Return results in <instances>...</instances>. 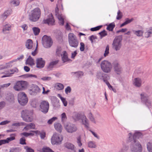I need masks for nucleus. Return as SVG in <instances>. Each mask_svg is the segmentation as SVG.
<instances>
[{"mask_svg": "<svg viewBox=\"0 0 152 152\" xmlns=\"http://www.w3.org/2000/svg\"><path fill=\"white\" fill-rule=\"evenodd\" d=\"M10 122V121H7V120L4 121H2L0 123V125H5L7 124H8Z\"/></svg>", "mask_w": 152, "mask_h": 152, "instance_id": "69168bd1", "label": "nucleus"}, {"mask_svg": "<svg viewBox=\"0 0 152 152\" xmlns=\"http://www.w3.org/2000/svg\"><path fill=\"white\" fill-rule=\"evenodd\" d=\"M63 140L61 135L55 133L54 134L51 138V143L52 144H60Z\"/></svg>", "mask_w": 152, "mask_h": 152, "instance_id": "1a4fd4ad", "label": "nucleus"}, {"mask_svg": "<svg viewBox=\"0 0 152 152\" xmlns=\"http://www.w3.org/2000/svg\"><path fill=\"white\" fill-rule=\"evenodd\" d=\"M33 112L32 110H23L21 113V116L23 120L26 122H31L33 120Z\"/></svg>", "mask_w": 152, "mask_h": 152, "instance_id": "7ed1b4c3", "label": "nucleus"}, {"mask_svg": "<svg viewBox=\"0 0 152 152\" xmlns=\"http://www.w3.org/2000/svg\"><path fill=\"white\" fill-rule=\"evenodd\" d=\"M133 83L137 87H140L141 84V80L139 78H135L133 81Z\"/></svg>", "mask_w": 152, "mask_h": 152, "instance_id": "393cba45", "label": "nucleus"}, {"mask_svg": "<svg viewBox=\"0 0 152 152\" xmlns=\"http://www.w3.org/2000/svg\"><path fill=\"white\" fill-rule=\"evenodd\" d=\"M37 46H38V44L37 43V46H36V48L35 49V50L32 52V55L33 56H35L37 53Z\"/></svg>", "mask_w": 152, "mask_h": 152, "instance_id": "0e129e2a", "label": "nucleus"}, {"mask_svg": "<svg viewBox=\"0 0 152 152\" xmlns=\"http://www.w3.org/2000/svg\"><path fill=\"white\" fill-rule=\"evenodd\" d=\"M21 136L24 135L26 137H27L29 135H33V134L31 133H26V132H24L20 134Z\"/></svg>", "mask_w": 152, "mask_h": 152, "instance_id": "bf43d9fd", "label": "nucleus"}, {"mask_svg": "<svg viewBox=\"0 0 152 152\" xmlns=\"http://www.w3.org/2000/svg\"><path fill=\"white\" fill-rule=\"evenodd\" d=\"M61 56V57L62 60L64 62L69 61H70V59H69L68 57L67 53L65 51L63 52V53Z\"/></svg>", "mask_w": 152, "mask_h": 152, "instance_id": "412c9836", "label": "nucleus"}, {"mask_svg": "<svg viewBox=\"0 0 152 152\" xmlns=\"http://www.w3.org/2000/svg\"><path fill=\"white\" fill-rule=\"evenodd\" d=\"M99 34L102 37L106 36L107 34V32L104 30L100 32Z\"/></svg>", "mask_w": 152, "mask_h": 152, "instance_id": "8fccbe9b", "label": "nucleus"}, {"mask_svg": "<svg viewBox=\"0 0 152 152\" xmlns=\"http://www.w3.org/2000/svg\"><path fill=\"white\" fill-rule=\"evenodd\" d=\"M55 20L52 14L49 15V17L47 19L44 20L43 22L45 23L48 24L49 25H53L55 23Z\"/></svg>", "mask_w": 152, "mask_h": 152, "instance_id": "dca6fc26", "label": "nucleus"}, {"mask_svg": "<svg viewBox=\"0 0 152 152\" xmlns=\"http://www.w3.org/2000/svg\"><path fill=\"white\" fill-rule=\"evenodd\" d=\"M31 104L33 107H36L38 105V102L36 99H32L31 102Z\"/></svg>", "mask_w": 152, "mask_h": 152, "instance_id": "72a5a7b5", "label": "nucleus"}, {"mask_svg": "<svg viewBox=\"0 0 152 152\" xmlns=\"http://www.w3.org/2000/svg\"><path fill=\"white\" fill-rule=\"evenodd\" d=\"M17 60H13L12 61H11L9 62L8 63L6 64V66H0V69H4L6 68H8L9 67H11L12 66L11 65H10V64L13 63L14 62H15Z\"/></svg>", "mask_w": 152, "mask_h": 152, "instance_id": "c756f323", "label": "nucleus"}, {"mask_svg": "<svg viewBox=\"0 0 152 152\" xmlns=\"http://www.w3.org/2000/svg\"><path fill=\"white\" fill-rule=\"evenodd\" d=\"M28 85L27 82L24 81H19L17 82L14 86L15 90L18 91L25 89Z\"/></svg>", "mask_w": 152, "mask_h": 152, "instance_id": "20e7f679", "label": "nucleus"}, {"mask_svg": "<svg viewBox=\"0 0 152 152\" xmlns=\"http://www.w3.org/2000/svg\"><path fill=\"white\" fill-rule=\"evenodd\" d=\"M33 31L35 35H38L40 32V29L37 27H33L32 28Z\"/></svg>", "mask_w": 152, "mask_h": 152, "instance_id": "58836bf2", "label": "nucleus"}, {"mask_svg": "<svg viewBox=\"0 0 152 152\" xmlns=\"http://www.w3.org/2000/svg\"><path fill=\"white\" fill-rule=\"evenodd\" d=\"M18 99L19 102L22 105H26L28 101L27 96L23 92H20L18 94Z\"/></svg>", "mask_w": 152, "mask_h": 152, "instance_id": "423d86ee", "label": "nucleus"}, {"mask_svg": "<svg viewBox=\"0 0 152 152\" xmlns=\"http://www.w3.org/2000/svg\"><path fill=\"white\" fill-rule=\"evenodd\" d=\"M64 127L67 131L69 133H72L76 131L77 129V127L73 124H65L64 125Z\"/></svg>", "mask_w": 152, "mask_h": 152, "instance_id": "ddd939ff", "label": "nucleus"}, {"mask_svg": "<svg viewBox=\"0 0 152 152\" xmlns=\"http://www.w3.org/2000/svg\"><path fill=\"white\" fill-rule=\"evenodd\" d=\"M56 88L58 90H61L64 89V85L61 83H58L56 85Z\"/></svg>", "mask_w": 152, "mask_h": 152, "instance_id": "ea45409f", "label": "nucleus"}, {"mask_svg": "<svg viewBox=\"0 0 152 152\" xmlns=\"http://www.w3.org/2000/svg\"><path fill=\"white\" fill-rule=\"evenodd\" d=\"M33 132L36 134L37 135L40 134V137L42 139H44L45 137V133L44 132H42L40 133L39 131H33Z\"/></svg>", "mask_w": 152, "mask_h": 152, "instance_id": "2f4dec72", "label": "nucleus"}, {"mask_svg": "<svg viewBox=\"0 0 152 152\" xmlns=\"http://www.w3.org/2000/svg\"><path fill=\"white\" fill-rule=\"evenodd\" d=\"M26 140L24 137L21 138L20 140V143L22 144H26Z\"/></svg>", "mask_w": 152, "mask_h": 152, "instance_id": "e2e57ef3", "label": "nucleus"}, {"mask_svg": "<svg viewBox=\"0 0 152 152\" xmlns=\"http://www.w3.org/2000/svg\"><path fill=\"white\" fill-rule=\"evenodd\" d=\"M113 67L115 71L117 74H120L121 72L122 68L118 63L114 62L113 64Z\"/></svg>", "mask_w": 152, "mask_h": 152, "instance_id": "a211bd4d", "label": "nucleus"}, {"mask_svg": "<svg viewBox=\"0 0 152 152\" xmlns=\"http://www.w3.org/2000/svg\"><path fill=\"white\" fill-rule=\"evenodd\" d=\"M41 12L39 8H36L31 11L29 15V19L32 21H37L41 15Z\"/></svg>", "mask_w": 152, "mask_h": 152, "instance_id": "f03ea898", "label": "nucleus"}, {"mask_svg": "<svg viewBox=\"0 0 152 152\" xmlns=\"http://www.w3.org/2000/svg\"><path fill=\"white\" fill-rule=\"evenodd\" d=\"M16 135L15 134H10V137L7 138L6 140H0V145L2 144L8 143L10 141L15 139V137Z\"/></svg>", "mask_w": 152, "mask_h": 152, "instance_id": "4468645a", "label": "nucleus"}, {"mask_svg": "<svg viewBox=\"0 0 152 152\" xmlns=\"http://www.w3.org/2000/svg\"><path fill=\"white\" fill-rule=\"evenodd\" d=\"M132 20V19H127L124 23H123L121 25L120 27H121L124 26L126 25L127 24L131 22Z\"/></svg>", "mask_w": 152, "mask_h": 152, "instance_id": "79ce46f5", "label": "nucleus"}, {"mask_svg": "<svg viewBox=\"0 0 152 152\" xmlns=\"http://www.w3.org/2000/svg\"><path fill=\"white\" fill-rule=\"evenodd\" d=\"M104 82H105V83L107 85L108 87L110 89V88H113L112 86L110 85L108 81L105 80L104 79Z\"/></svg>", "mask_w": 152, "mask_h": 152, "instance_id": "338daca9", "label": "nucleus"}, {"mask_svg": "<svg viewBox=\"0 0 152 152\" xmlns=\"http://www.w3.org/2000/svg\"><path fill=\"white\" fill-rule=\"evenodd\" d=\"M45 61L42 58H38L36 59V66L39 68H42L45 65Z\"/></svg>", "mask_w": 152, "mask_h": 152, "instance_id": "f3484780", "label": "nucleus"}, {"mask_svg": "<svg viewBox=\"0 0 152 152\" xmlns=\"http://www.w3.org/2000/svg\"><path fill=\"white\" fill-rule=\"evenodd\" d=\"M122 17V13L120 11L118 10V15L116 18L117 20H120L121 18Z\"/></svg>", "mask_w": 152, "mask_h": 152, "instance_id": "49530a36", "label": "nucleus"}, {"mask_svg": "<svg viewBox=\"0 0 152 152\" xmlns=\"http://www.w3.org/2000/svg\"><path fill=\"white\" fill-rule=\"evenodd\" d=\"M26 64L31 66L34 65V60L30 56H29L27 59Z\"/></svg>", "mask_w": 152, "mask_h": 152, "instance_id": "c85d7f7f", "label": "nucleus"}, {"mask_svg": "<svg viewBox=\"0 0 152 152\" xmlns=\"http://www.w3.org/2000/svg\"><path fill=\"white\" fill-rule=\"evenodd\" d=\"M61 121L63 124L64 125V123L66 121L67 119V117L66 113H62L61 115Z\"/></svg>", "mask_w": 152, "mask_h": 152, "instance_id": "f704fd0d", "label": "nucleus"}, {"mask_svg": "<svg viewBox=\"0 0 152 152\" xmlns=\"http://www.w3.org/2000/svg\"><path fill=\"white\" fill-rule=\"evenodd\" d=\"M142 136V134L139 132H136L133 136L134 142L135 144L131 146L132 151L133 152H141L142 151L141 145L139 142H137L136 139Z\"/></svg>", "mask_w": 152, "mask_h": 152, "instance_id": "f257e3e1", "label": "nucleus"}, {"mask_svg": "<svg viewBox=\"0 0 152 152\" xmlns=\"http://www.w3.org/2000/svg\"><path fill=\"white\" fill-rule=\"evenodd\" d=\"M5 105V103L4 102H0V110L4 107Z\"/></svg>", "mask_w": 152, "mask_h": 152, "instance_id": "052dcab7", "label": "nucleus"}, {"mask_svg": "<svg viewBox=\"0 0 152 152\" xmlns=\"http://www.w3.org/2000/svg\"><path fill=\"white\" fill-rule=\"evenodd\" d=\"M115 27L114 23H112L110 24L107 28V30L109 31H112Z\"/></svg>", "mask_w": 152, "mask_h": 152, "instance_id": "4c0bfd02", "label": "nucleus"}, {"mask_svg": "<svg viewBox=\"0 0 152 152\" xmlns=\"http://www.w3.org/2000/svg\"><path fill=\"white\" fill-rule=\"evenodd\" d=\"M102 27V26H99L91 28V31H97L100 29Z\"/></svg>", "mask_w": 152, "mask_h": 152, "instance_id": "a18cd8bd", "label": "nucleus"}, {"mask_svg": "<svg viewBox=\"0 0 152 152\" xmlns=\"http://www.w3.org/2000/svg\"><path fill=\"white\" fill-rule=\"evenodd\" d=\"M88 117L89 118L90 120L93 121H94V118L93 117L92 114L91 113H89L88 115Z\"/></svg>", "mask_w": 152, "mask_h": 152, "instance_id": "6e6d98bb", "label": "nucleus"}, {"mask_svg": "<svg viewBox=\"0 0 152 152\" xmlns=\"http://www.w3.org/2000/svg\"><path fill=\"white\" fill-rule=\"evenodd\" d=\"M35 125L33 123H31L27 125L24 128V130H28L31 129H34Z\"/></svg>", "mask_w": 152, "mask_h": 152, "instance_id": "bb28decb", "label": "nucleus"}, {"mask_svg": "<svg viewBox=\"0 0 152 152\" xmlns=\"http://www.w3.org/2000/svg\"><path fill=\"white\" fill-rule=\"evenodd\" d=\"M10 85V83L4 84L0 86V89L1 88H7Z\"/></svg>", "mask_w": 152, "mask_h": 152, "instance_id": "13d9d810", "label": "nucleus"}, {"mask_svg": "<svg viewBox=\"0 0 152 152\" xmlns=\"http://www.w3.org/2000/svg\"><path fill=\"white\" fill-rule=\"evenodd\" d=\"M88 147L90 148H95L96 145L95 144L92 142H90L88 144Z\"/></svg>", "mask_w": 152, "mask_h": 152, "instance_id": "3c124183", "label": "nucleus"}, {"mask_svg": "<svg viewBox=\"0 0 152 152\" xmlns=\"http://www.w3.org/2000/svg\"><path fill=\"white\" fill-rule=\"evenodd\" d=\"M41 111L44 113H47L49 110V104L47 101L41 100L39 103Z\"/></svg>", "mask_w": 152, "mask_h": 152, "instance_id": "6e6552de", "label": "nucleus"}, {"mask_svg": "<svg viewBox=\"0 0 152 152\" xmlns=\"http://www.w3.org/2000/svg\"><path fill=\"white\" fill-rule=\"evenodd\" d=\"M68 39L69 45L71 46L74 48L77 47L79 42L73 34L70 33L69 34Z\"/></svg>", "mask_w": 152, "mask_h": 152, "instance_id": "39448f33", "label": "nucleus"}, {"mask_svg": "<svg viewBox=\"0 0 152 152\" xmlns=\"http://www.w3.org/2000/svg\"><path fill=\"white\" fill-rule=\"evenodd\" d=\"M58 62V61H55L51 62L49 64L48 67L49 68H53V66L56 64Z\"/></svg>", "mask_w": 152, "mask_h": 152, "instance_id": "a19ab883", "label": "nucleus"}, {"mask_svg": "<svg viewBox=\"0 0 152 152\" xmlns=\"http://www.w3.org/2000/svg\"><path fill=\"white\" fill-rule=\"evenodd\" d=\"M121 39L120 37H117L115 39L113 44V48L116 50H119L121 46Z\"/></svg>", "mask_w": 152, "mask_h": 152, "instance_id": "9b49d317", "label": "nucleus"}, {"mask_svg": "<svg viewBox=\"0 0 152 152\" xmlns=\"http://www.w3.org/2000/svg\"><path fill=\"white\" fill-rule=\"evenodd\" d=\"M7 99L10 102L14 100V96L12 94H11L9 96V97L7 98Z\"/></svg>", "mask_w": 152, "mask_h": 152, "instance_id": "5fc2aeb1", "label": "nucleus"}, {"mask_svg": "<svg viewBox=\"0 0 152 152\" xmlns=\"http://www.w3.org/2000/svg\"><path fill=\"white\" fill-rule=\"evenodd\" d=\"M71 91V88L70 87L68 86L65 89V91L66 94H68V93H70Z\"/></svg>", "mask_w": 152, "mask_h": 152, "instance_id": "774afa93", "label": "nucleus"}, {"mask_svg": "<svg viewBox=\"0 0 152 152\" xmlns=\"http://www.w3.org/2000/svg\"><path fill=\"white\" fill-rule=\"evenodd\" d=\"M152 33V28H151L150 29L148 30V32H146L145 33V36L146 37H148L149 36V35Z\"/></svg>", "mask_w": 152, "mask_h": 152, "instance_id": "4d7b16f0", "label": "nucleus"}, {"mask_svg": "<svg viewBox=\"0 0 152 152\" xmlns=\"http://www.w3.org/2000/svg\"><path fill=\"white\" fill-rule=\"evenodd\" d=\"M40 89L38 86L34 85H33L30 89H29V92L31 95H34L35 94L40 92Z\"/></svg>", "mask_w": 152, "mask_h": 152, "instance_id": "2eb2a0df", "label": "nucleus"}, {"mask_svg": "<svg viewBox=\"0 0 152 152\" xmlns=\"http://www.w3.org/2000/svg\"><path fill=\"white\" fill-rule=\"evenodd\" d=\"M25 148L27 152H34V150L30 147L26 146L25 147Z\"/></svg>", "mask_w": 152, "mask_h": 152, "instance_id": "864d4df0", "label": "nucleus"}, {"mask_svg": "<svg viewBox=\"0 0 152 152\" xmlns=\"http://www.w3.org/2000/svg\"><path fill=\"white\" fill-rule=\"evenodd\" d=\"M101 67L102 70L104 72H110L112 68L111 64L107 61H103L101 64Z\"/></svg>", "mask_w": 152, "mask_h": 152, "instance_id": "0eeeda50", "label": "nucleus"}, {"mask_svg": "<svg viewBox=\"0 0 152 152\" xmlns=\"http://www.w3.org/2000/svg\"><path fill=\"white\" fill-rule=\"evenodd\" d=\"M109 46L108 45H107L106 47L105 51V53L104 55V57H106L108 55V54L109 53Z\"/></svg>", "mask_w": 152, "mask_h": 152, "instance_id": "c03bdc74", "label": "nucleus"}, {"mask_svg": "<svg viewBox=\"0 0 152 152\" xmlns=\"http://www.w3.org/2000/svg\"><path fill=\"white\" fill-rule=\"evenodd\" d=\"M12 13L11 10H7L5 11L4 13L2 15L1 18L4 19L6 18L7 17Z\"/></svg>", "mask_w": 152, "mask_h": 152, "instance_id": "7c9ffc66", "label": "nucleus"}, {"mask_svg": "<svg viewBox=\"0 0 152 152\" xmlns=\"http://www.w3.org/2000/svg\"><path fill=\"white\" fill-rule=\"evenodd\" d=\"M38 151L40 152H54L52 149L48 147L43 148L42 149H40Z\"/></svg>", "mask_w": 152, "mask_h": 152, "instance_id": "473e14b6", "label": "nucleus"}, {"mask_svg": "<svg viewBox=\"0 0 152 152\" xmlns=\"http://www.w3.org/2000/svg\"><path fill=\"white\" fill-rule=\"evenodd\" d=\"M12 4L14 5V6H16L20 4V1L18 0L13 1L11 2Z\"/></svg>", "mask_w": 152, "mask_h": 152, "instance_id": "603ef678", "label": "nucleus"}, {"mask_svg": "<svg viewBox=\"0 0 152 152\" xmlns=\"http://www.w3.org/2000/svg\"><path fill=\"white\" fill-rule=\"evenodd\" d=\"M60 98L62 102L63 103L64 105L65 106H66L67 105V101L65 99L61 96H60Z\"/></svg>", "mask_w": 152, "mask_h": 152, "instance_id": "09e8293b", "label": "nucleus"}, {"mask_svg": "<svg viewBox=\"0 0 152 152\" xmlns=\"http://www.w3.org/2000/svg\"><path fill=\"white\" fill-rule=\"evenodd\" d=\"M134 33L138 36H142L143 32L141 30L138 31H133Z\"/></svg>", "mask_w": 152, "mask_h": 152, "instance_id": "e433bc0d", "label": "nucleus"}, {"mask_svg": "<svg viewBox=\"0 0 152 152\" xmlns=\"http://www.w3.org/2000/svg\"><path fill=\"white\" fill-rule=\"evenodd\" d=\"M141 96L142 101L145 103L148 106H149L151 104V102L148 99V97L144 94H141Z\"/></svg>", "mask_w": 152, "mask_h": 152, "instance_id": "6ab92c4d", "label": "nucleus"}, {"mask_svg": "<svg viewBox=\"0 0 152 152\" xmlns=\"http://www.w3.org/2000/svg\"><path fill=\"white\" fill-rule=\"evenodd\" d=\"M147 148L149 152H152V143L148 142L147 144Z\"/></svg>", "mask_w": 152, "mask_h": 152, "instance_id": "37998d69", "label": "nucleus"}, {"mask_svg": "<svg viewBox=\"0 0 152 152\" xmlns=\"http://www.w3.org/2000/svg\"><path fill=\"white\" fill-rule=\"evenodd\" d=\"M64 51L65 50H63L61 47H58L56 50L55 55L57 56L60 57Z\"/></svg>", "mask_w": 152, "mask_h": 152, "instance_id": "b1692460", "label": "nucleus"}, {"mask_svg": "<svg viewBox=\"0 0 152 152\" xmlns=\"http://www.w3.org/2000/svg\"><path fill=\"white\" fill-rule=\"evenodd\" d=\"M65 147L71 150L72 152H75L74 145L71 143L67 142L64 145Z\"/></svg>", "mask_w": 152, "mask_h": 152, "instance_id": "4be33fe9", "label": "nucleus"}, {"mask_svg": "<svg viewBox=\"0 0 152 152\" xmlns=\"http://www.w3.org/2000/svg\"><path fill=\"white\" fill-rule=\"evenodd\" d=\"M80 50L81 51H83L84 49V44L83 43L81 42L80 43Z\"/></svg>", "mask_w": 152, "mask_h": 152, "instance_id": "680f3d73", "label": "nucleus"}, {"mask_svg": "<svg viewBox=\"0 0 152 152\" xmlns=\"http://www.w3.org/2000/svg\"><path fill=\"white\" fill-rule=\"evenodd\" d=\"M26 46L28 49H32L33 46V42L32 40L30 39L27 40L26 42Z\"/></svg>", "mask_w": 152, "mask_h": 152, "instance_id": "cd10ccee", "label": "nucleus"}, {"mask_svg": "<svg viewBox=\"0 0 152 152\" xmlns=\"http://www.w3.org/2000/svg\"><path fill=\"white\" fill-rule=\"evenodd\" d=\"M57 118L56 117H53L48 121V123L49 124H51L53 122L55 121L56 120H57Z\"/></svg>", "mask_w": 152, "mask_h": 152, "instance_id": "de8ad7c7", "label": "nucleus"}, {"mask_svg": "<svg viewBox=\"0 0 152 152\" xmlns=\"http://www.w3.org/2000/svg\"><path fill=\"white\" fill-rule=\"evenodd\" d=\"M11 29V26L9 24H7L4 26L3 31L4 32L5 31L10 30Z\"/></svg>", "mask_w": 152, "mask_h": 152, "instance_id": "c9c22d12", "label": "nucleus"}, {"mask_svg": "<svg viewBox=\"0 0 152 152\" xmlns=\"http://www.w3.org/2000/svg\"><path fill=\"white\" fill-rule=\"evenodd\" d=\"M54 126L55 129L58 132L61 133L62 130V127L61 124L57 123L54 124Z\"/></svg>", "mask_w": 152, "mask_h": 152, "instance_id": "a878e982", "label": "nucleus"}, {"mask_svg": "<svg viewBox=\"0 0 152 152\" xmlns=\"http://www.w3.org/2000/svg\"><path fill=\"white\" fill-rule=\"evenodd\" d=\"M56 15L57 16L59 20V23L60 25H63L64 23V20L65 19V16L62 15L58 13H56Z\"/></svg>", "mask_w": 152, "mask_h": 152, "instance_id": "aec40b11", "label": "nucleus"}, {"mask_svg": "<svg viewBox=\"0 0 152 152\" xmlns=\"http://www.w3.org/2000/svg\"><path fill=\"white\" fill-rule=\"evenodd\" d=\"M18 71V70L17 68H15L14 69H11L8 72H6V75H4L2 76V77H6L10 76L11 75H12L15 72H17Z\"/></svg>", "mask_w": 152, "mask_h": 152, "instance_id": "5701e85b", "label": "nucleus"}, {"mask_svg": "<svg viewBox=\"0 0 152 152\" xmlns=\"http://www.w3.org/2000/svg\"><path fill=\"white\" fill-rule=\"evenodd\" d=\"M74 118L76 120H79L81 119L83 124L85 125L86 127L88 128V121L85 115H82L78 113L77 114L76 117H74Z\"/></svg>", "mask_w": 152, "mask_h": 152, "instance_id": "f8f14e48", "label": "nucleus"}, {"mask_svg": "<svg viewBox=\"0 0 152 152\" xmlns=\"http://www.w3.org/2000/svg\"><path fill=\"white\" fill-rule=\"evenodd\" d=\"M42 43L44 46L46 48L51 47L53 44V41L50 37L44 36L42 38Z\"/></svg>", "mask_w": 152, "mask_h": 152, "instance_id": "9d476101", "label": "nucleus"}]
</instances>
